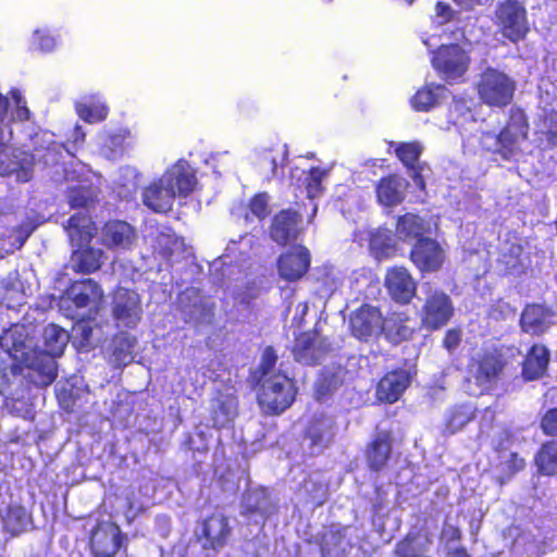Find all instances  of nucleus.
Returning a JSON list of instances; mask_svg holds the SVG:
<instances>
[{
  "label": "nucleus",
  "mask_w": 557,
  "mask_h": 557,
  "mask_svg": "<svg viewBox=\"0 0 557 557\" xmlns=\"http://www.w3.org/2000/svg\"><path fill=\"white\" fill-rule=\"evenodd\" d=\"M230 519L222 512H212L200 521V531L196 534L202 549L218 552L231 536Z\"/></svg>",
  "instance_id": "4468645a"
},
{
  "label": "nucleus",
  "mask_w": 557,
  "mask_h": 557,
  "mask_svg": "<svg viewBox=\"0 0 557 557\" xmlns=\"http://www.w3.org/2000/svg\"><path fill=\"white\" fill-rule=\"evenodd\" d=\"M393 451V434L391 431H381L376 433L364 448V459L367 467L371 472L383 471L391 458Z\"/></svg>",
  "instance_id": "aec40b11"
},
{
  "label": "nucleus",
  "mask_w": 557,
  "mask_h": 557,
  "mask_svg": "<svg viewBox=\"0 0 557 557\" xmlns=\"http://www.w3.org/2000/svg\"><path fill=\"white\" fill-rule=\"evenodd\" d=\"M331 343L321 334V327L315 324L311 330L295 335L292 355L298 363L304 366H318L331 351Z\"/></svg>",
  "instance_id": "9d476101"
},
{
  "label": "nucleus",
  "mask_w": 557,
  "mask_h": 557,
  "mask_svg": "<svg viewBox=\"0 0 557 557\" xmlns=\"http://www.w3.org/2000/svg\"><path fill=\"white\" fill-rule=\"evenodd\" d=\"M326 175V171L319 168L313 166L309 170L308 175L306 176V191L308 198H315L320 196L323 191L322 181Z\"/></svg>",
  "instance_id": "c03bdc74"
},
{
  "label": "nucleus",
  "mask_w": 557,
  "mask_h": 557,
  "mask_svg": "<svg viewBox=\"0 0 557 557\" xmlns=\"http://www.w3.org/2000/svg\"><path fill=\"white\" fill-rule=\"evenodd\" d=\"M497 32L510 42L524 40L530 32L528 11L519 0H500L492 17Z\"/></svg>",
  "instance_id": "423d86ee"
},
{
  "label": "nucleus",
  "mask_w": 557,
  "mask_h": 557,
  "mask_svg": "<svg viewBox=\"0 0 557 557\" xmlns=\"http://www.w3.org/2000/svg\"><path fill=\"white\" fill-rule=\"evenodd\" d=\"M33 39L36 47L44 52L51 51L55 46L54 38L44 30H36Z\"/></svg>",
  "instance_id": "864d4df0"
},
{
  "label": "nucleus",
  "mask_w": 557,
  "mask_h": 557,
  "mask_svg": "<svg viewBox=\"0 0 557 557\" xmlns=\"http://www.w3.org/2000/svg\"><path fill=\"white\" fill-rule=\"evenodd\" d=\"M530 123L525 111L513 106L509 109L504 126L497 134L484 132L482 147L492 154L509 161L521 151V145L529 139Z\"/></svg>",
  "instance_id": "f03ea898"
},
{
  "label": "nucleus",
  "mask_w": 557,
  "mask_h": 557,
  "mask_svg": "<svg viewBox=\"0 0 557 557\" xmlns=\"http://www.w3.org/2000/svg\"><path fill=\"white\" fill-rule=\"evenodd\" d=\"M384 286L392 300L399 305L410 304L417 293V283L404 265H395L386 270Z\"/></svg>",
  "instance_id": "dca6fc26"
},
{
  "label": "nucleus",
  "mask_w": 557,
  "mask_h": 557,
  "mask_svg": "<svg viewBox=\"0 0 557 557\" xmlns=\"http://www.w3.org/2000/svg\"><path fill=\"white\" fill-rule=\"evenodd\" d=\"M455 314L451 297L440 288L429 286L419 312L420 325L428 332H435L446 326Z\"/></svg>",
  "instance_id": "6e6552de"
},
{
  "label": "nucleus",
  "mask_w": 557,
  "mask_h": 557,
  "mask_svg": "<svg viewBox=\"0 0 557 557\" xmlns=\"http://www.w3.org/2000/svg\"><path fill=\"white\" fill-rule=\"evenodd\" d=\"M449 557H470L467 548L463 546L456 547L448 553Z\"/></svg>",
  "instance_id": "0e129e2a"
},
{
  "label": "nucleus",
  "mask_w": 557,
  "mask_h": 557,
  "mask_svg": "<svg viewBox=\"0 0 557 557\" xmlns=\"http://www.w3.org/2000/svg\"><path fill=\"white\" fill-rule=\"evenodd\" d=\"M462 332L459 327L448 329L442 339V346L448 351L454 352L461 343Z\"/></svg>",
  "instance_id": "3c124183"
},
{
  "label": "nucleus",
  "mask_w": 557,
  "mask_h": 557,
  "mask_svg": "<svg viewBox=\"0 0 557 557\" xmlns=\"http://www.w3.org/2000/svg\"><path fill=\"white\" fill-rule=\"evenodd\" d=\"M471 59L459 44H443L432 51L431 64L445 81H456L469 70Z\"/></svg>",
  "instance_id": "1a4fd4ad"
},
{
  "label": "nucleus",
  "mask_w": 557,
  "mask_h": 557,
  "mask_svg": "<svg viewBox=\"0 0 557 557\" xmlns=\"http://www.w3.org/2000/svg\"><path fill=\"white\" fill-rule=\"evenodd\" d=\"M77 114L85 122L95 123L103 121L107 117L108 111L104 107L83 104L77 109Z\"/></svg>",
  "instance_id": "8fccbe9b"
},
{
  "label": "nucleus",
  "mask_w": 557,
  "mask_h": 557,
  "mask_svg": "<svg viewBox=\"0 0 557 557\" xmlns=\"http://www.w3.org/2000/svg\"><path fill=\"white\" fill-rule=\"evenodd\" d=\"M369 250L371 255L380 261L394 256L396 246L387 232L376 230L370 234Z\"/></svg>",
  "instance_id": "c9c22d12"
},
{
  "label": "nucleus",
  "mask_w": 557,
  "mask_h": 557,
  "mask_svg": "<svg viewBox=\"0 0 557 557\" xmlns=\"http://www.w3.org/2000/svg\"><path fill=\"white\" fill-rule=\"evenodd\" d=\"M269 197L265 193H259L249 199L246 212L244 213V219L246 222H251L253 220L263 221L269 216Z\"/></svg>",
  "instance_id": "ea45409f"
},
{
  "label": "nucleus",
  "mask_w": 557,
  "mask_h": 557,
  "mask_svg": "<svg viewBox=\"0 0 557 557\" xmlns=\"http://www.w3.org/2000/svg\"><path fill=\"white\" fill-rule=\"evenodd\" d=\"M306 437L310 440L312 446L322 444L324 440V428L321 425V421L317 420L311 422L307 428Z\"/></svg>",
  "instance_id": "5fc2aeb1"
},
{
  "label": "nucleus",
  "mask_w": 557,
  "mask_h": 557,
  "mask_svg": "<svg viewBox=\"0 0 557 557\" xmlns=\"http://www.w3.org/2000/svg\"><path fill=\"white\" fill-rule=\"evenodd\" d=\"M381 333L392 345L412 339L416 331L410 325V317L404 311L389 312L383 318Z\"/></svg>",
  "instance_id": "5701e85b"
},
{
  "label": "nucleus",
  "mask_w": 557,
  "mask_h": 557,
  "mask_svg": "<svg viewBox=\"0 0 557 557\" xmlns=\"http://www.w3.org/2000/svg\"><path fill=\"white\" fill-rule=\"evenodd\" d=\"M533 463L539 475H557V440L543 442L534 454Z\"/></svg>",
  "instance_id": "2f4dec72"
},
{
  "label": "nucleus",
  "mask_w": 557,
  "mask_h": 557,
  "mask_svg": "<svg viewBox=\"0 0 557 557\" xmlns=\"http://www.w3.org/2000/svg\"><path fill=\"white\" fill-rule=\"evenodd\" d=\"M103 298L104 292L94 278L75 280L69 284L62 297L65 315L75 320L79 318V310L87 309L90 313L88 320H92L99 312Z\"/></svg>",
  "instance_id": "20e7f679"
},
{
  "label": "nucleus",
  "mask_w": 557,
  "mask_h": 557,
  "mask_svg": "<svg viewBox=\"0 0 557 557\" xmlns=\"http://www.w3.org/2000/svg\"><path fill=\"white\" fill-rule=\"evenodd\" d=\"M436 16L441 18V23L445 24L453 20L454 11L451 7L443 1H437L435 4Z\"/></svg>",
  "instance_id": "4d7b16f0"
},
{
  "label": "nucleus",
  "mask_w": 557,
  "mask_h": 557,
  "mask_svg": "<svg viewBox=\"0 0 557 557\" xmlns=\"http://www.w3.org/2000/svg\"><path fill=\"white\" fill-rule=\"evenodd\" d=\"M301 214L294 209H282L274 214L270 224V237L280 246L297 240L301 228Z\"/></svg>",
  "instance_id": "a211bd4d"
},
{
  "label": "nucleus",
  "mask_w": 557,
  "mask_h": 557,
  "mask_svg": "<svg viewBox=\"0 0 557 557\" xmlns=\"http://www.w3.org/2000/svg\"><path fill=\"white\" fill-rule=\"evenodd\" d=\"M85 140V133L82 128V126L76 125L74 128V141H84Z\"/></svg>",
  "instance_id": "338daca9"
},
{
  "label": "nucleus",
  "mask_w": 557,
  "mask_h": 557,
  "mask_svg": "<svg viewBox=\"0 0 557 557\" xmlns=\"http://www.w3.org/2000/svg\"><path fill=\"white\" fill-rule=\"evenodd\" d=\"M55 356L36 351L30 362L26 366L25 376L36 386H48L58 376Z\"/></svg>",
  "instance_id": "412c9836"
},
{
  "label": "nucleus",
  "mask_w": 557,
  "mask_h": 557,
  "mask_svg": "<svg viewBox=\"0 0 557 557\" xmlns=\"http://www.w3.org/2000/svg\"><path fill=\"white\" fill-rule=\"evenodd\" d=\"M178 245V236L171 227H166L164 231H160L154 239V248L158 253L169 259L173 256L174 249Z\"/></svg>",
  "instance_id": "79ce46f5"
},
{
  "label": "nucleus",
  "mask_w": 557,
  "mask_h": 557,
  "mask_svg": "<svg viewBox=\"0 0 557 557\" xmlns=\"http://www.w3.org/2000/svg\"><path fill=\"white\" fill-rule=\"evenodd\" d=\"M311 263L310 251L302 245L295 246L283 252L277 259V271L286 282H297L309 271Z\"/></svg>",
  "instance_id": "6ab92c4d"
},
{
  "label": "nucleus",
  "mask_w": 557,
  "mask_h": 557,
  "mask_svg": "<svg viewBox=\"0 0 557 557\" xmlns=\"http://www.w3.org/2000/svg\"><path fill=\"white\" fill-rule=\"evenodd\" d=\"M406 186L405 180L396 173L381 177L375 184L377 202L388 208L400 205L405 199Z\"/></svg>",
  "instance_id": "393cba45"
},
{
  "label": "nucleus",
  "mask_w": 557,
  "mask_h": 557,
  "mask_svg": "<svg viewBox=\"0 0 557 557\" xmlns=\"http://www.w3.org/2000/svg\"><path fill=\"white\" fill-rule=\"evenodd\" d=\"M2 528L12 536L25 532L32 523V513L21 504H9L1 515Z\"/></svg>",
  "instance_id": "c756f323"
},
{
  "label": "nucleus",
  "mask_w": 557,
  "mask_h": 557,
  "mask_svg": "<svg viewBox=\"0 0 557 557\" xmlns=\"http://www.w3.org/2000/svg\"><path fill=\"white\" fill-rule=\"evenodd\" d=\"M70 243L76 247L89 246L95 237L96 226L87 214H72L65 225Z\"/></svg>",
  "instance_id": "cd10ccee"
},
{
  "label": "nucleus",
  "mask_w": 557,
  "mask_h": 557,
  "mask_svg": "<svg viewBox=\"0 0 557 557\" xmlns=\"http://www.w3.org/2000/svg\"><path fill=\"white\" fill-rule=\"evenodd\" d=\"M475 412L476 409L468 404L451 407L445 421V432L449 435L460 432L475 418Z\"/></svg>",
  "instance_id": "72a5a7b5"
},
{
  "label": "nucleus",
  "mask_w": 557,
  "mask_h": 557,
  "mask_svg": "<svg viewBox=\"0 0 557 557\" xmlns=\"http://www.w3.org/2000/svg\"><path fill=\"white\" fill-rule=\"evenodd\" d=\"M238 398L234 394L218 392L211 399L210 418L212 426L221 430L231 426L238 416Z\"/></svg>",
  "instance_id": "4be33fe9"
},
{
  "label": "nucleus",
  "mask_w": 557,
  "mask_h": 557,
  "mask_svg": "<svg viewBox=\"0 0 557 557\" xmlns=\"http://www.w3.org/2000/svg\"><path fill=\"white\" fill-rule=\"evenodd\" d=\"M0 347L12 358L18 359L24 355L25 338L17 325L3 330L0 334Z\"/></svg>",
  "instance_id": "e433bc0d"
},
{
  "label": "nucleus",
  "mask_w": 557,
  "mask_h": 557,
  "mask_svg": "<svg viewBox=\"0 0 557 557\" xmlns=\"http://www.w3.org/2000/svg\"><path fill=\"white\" fill-rule=\"evenodd\" d=\"M550 354L546 346L534 344L530 347L522 361L521 374L525 381L542 377L548 367Z\"/></svg>",
  "instance_id": "bb28decb"
},
{
  "label": "nucleus",
  "mask_w": 557,
  "mask_h": 557,
  "mask_svg": "<svg viewBox=\"0 0 557 557\" xmlns=\"http://www.w3.org/2000/svg\"><path fill=\"white\" fill-rule=\"evenodd\" d=\"M554 312L550 308L540 304H528L520 315L522 332L531 335H542L552 324Z\"/></svg>",
  "instance_id": "b1692460"
},
{
  "label": "nucleus",
  "mask_w": 557,
  "mask_h": 557,
  "mask_svg": "<svg viewBox=\"0 0 557 557\" xmlns=\"http://www.w3.org/2000/svg\"><path fill=\"white\" fill-rule=\"evenodd\" d=\"M408 170L411 171L410 176H411L413 183L416 184V186L419 189L424 190L425 189V181L422 175V166L420 164H417V165H414L413 169H408Z\"/></svg>",
  "instance_id": "680f3d73"
},
{
  "label": "nucleus",
  "mask_w": 557,
  "mask_h": 557,
  "mask_svg": "<svg viewBox=\"0 0 557 557\" xmlns=\"http://www.w3.org/2000/svg\"><path fill=\"white\" fill-rule=\"evenodd\" d=\"M36 227L37 225L32 221H25L14 227V233L16 234V239L20 242V246H22L28 239Z\"/></svg>",
  "instance_id": "6e6d98bb"
},
{
  "label": "nucleus",
  "mask_w": 557,
  "mask_h": 557,
  "mask_svg": "<svg viewBox=\"0 0 557 557\" xmlns=\"http://www.w3.org/2000/svg\"><path fill=\"white\" fill-rule=\"evenodd\" d=\"M442 536L447 543H456L462 539V532L457 525H445L442 532Z\"/></svg>",
  "instance_id": "bf43d9fd"
},
{
  "label": "nucleus",
  "mask_w": 557,
  "mask_h": 557,
  "mask_svg": "<svg viewBox=\"0 0 557 557\" xmlns=\"http://www.w3.org/2000/svg\"><path fill=\"white\" fill-rule=\"evenodd\" d=\"M196 183V175L188 164L176 163L144 187L143 203L153 212L166 213L172 210L176 196L187 197Z\"/></svg>",
  "instance_id": "f257e3e1"
},
{
  "label": "nucleus",
  "mask_w": 557,
  "mask_h": 557,
  "mask_svg": "<svg viewBox=\"0 0 557 557\" xmlns=\"http://www.w3.org/2000/svg\"><path fill=\"white\" fill-rule=\"evenodd\" d=\"M383 318L377 307L362 304L349 317V329L352 336L359 341H369L375 334L381 333Z\"/></svg>",
  "instance_id": "f3484780"
},
{
  "label": "nucleus",
  "mask_w": 557,
  "mask_h": 557,
  "mask_svg": "<svg viewBox=\"0 0 557 557\" xmlns=\"http://www.w3.org/2000/svg\"><path fill=\"white\" fill-rule=\"evenodd\" d=\"M140 295L131 288L117 286L112 293L111 317L117 327L135 329L143 319Z\"/></svg>",
  "instance_id": "9b49d317"
},
{
  "label": "nucleus",
  "mask_w": 557,
  "mask_h": 557,
  "mask_svg": "<svg viewBox=\"0 0 557 557\" xmlns=\"http://www.w3.org/2000/svg\"><path fill=\"white\" fill-rule=\"evenodd\" d=\"M431 232L429 222L419 214L407 212L397 218L395 233L404 243L428 237Z\"/></svg>",
  "instance_id": "a878e982"
},
{
  "label": "nucleus",
  "mask_w": 557,
  "mask_h": 557,
  "mask_svg": "<svg viewBox=\"0 0 557 557\" xmlns=\"http://www.w3.org/2000/svg\"><path fill=\"white\" fill-rule=\"evenodd\" d=\"M69 342V334L57 324H49L44 330V354L60 357Z\"/></svg>",
  "instance_id": "f704fd0d"
},
{
  "label": "nucleus",
  "mask_w": 557,
  "mask_h": 557,
  "mask_svg": "<svg viewBox=\"0 0 557 557\" xmlns=\"http://www.w3.org/2000/svg\"><path fill=\"white\" fill-rule=\"evenodd\" d=\"M525 466L527 462L522 456H520L517 451L510 453L508 458L502 463V478L499 479V483H506L516 474L523 471Z\"/></svg>",
  "instance_id": "37998d69"
},
{
  "label": "nucleus",
  "mask_w": 557,
  "mask_h": 557,
  "mask_svg": "<svg viewBox=\"0 0 557 557\" xmlns=\"http://www.w3.org/2000/svg\"><path fill=\"white\" fill-rule=\"evenodd\" d=\"M513 441V433L510 430H504L500 433L497 445L495 446V451L500 453L506 450L508 445Z\"/></svg>",
  "instance_id": "052dcab7"
},
{
  "label": "nucleus",
  "mask_w": 557,
  "mask_h": 557,
  "mask_svg": "<svg viewBox=\"0 0 557 557\" xmlns=\"http://www.w3.org/2000/svg\"><path fill=\"white\" fill-rule=\"evenodd\" d=\"M543 136L549 147L557 146V111L547 110L542 116Z\"/></svg>",
  "instance_id": "a18cd8bd"
},
{
  "label": "nucleus",
  "mask_w": 557,
  "mask_h": 557,
  "mask_svg": "<svg viewBox=\"0 0 557 557\" xmlns=\"http://www.w3.org/2000/svg\"><path fill=\"white\" fill-rule=\"evenodd\" d=\"M134 236V228L124 221H109L102 227L103 243L109 248L129 246Z\"/></svg>",
  "instance_id": "7c9ffc66"
},
{
  "label": "nucleus",
  "mask_w": 557,
  "mask_h": 557,
  "mask_svg": "<svg viewBox=\"0 0 557 557\" xmlns=\"http://www.w3.org/2000/svg\"><path fill=\"white\" fill-rule=\"evenodd\" d=\"M298 394L296 381L276 371L261 381L257 400L268 414L278 416L292 407Z\"/></svg>",
  "instance_id": "7ed1b4c3"
},
{
  "label": "nucleus",
  "mask_w": 557,
  "mask_h": 557,
  "mask_svg": "<svg viewBox=\"0 0 557 557\" xmlns=\"http://www.w3.org/2000/svg\"><path fill=\"white\" fill-rule=\"evenodd\" d=\"M422 146L418 141H403L395 145V154L407 169L419 164Z\"/></svg>",
  "instance_id": "a19ab883"
},
{
  "label": "nucleus",
  "mask_w": 557,
  "mask_h": 557,
  "mask_svg": "<svg viewBox=\"0 0 557 557\" xmlns=\"http://www.w3.org/2000/svg\"><path fill=\"white\" fill-rule=\"evenodd\" d=\"M523 246L519 243H512L499 255L498 262L504 267L507 273H522L524 263L522 260Z\"/></svg>",
  "instance_id": "58836bf2"
},
{
  "label": "nucleus",
  "mask_w": 557,
  "mask_h": 557,
  "mask_svg": "<svg viewBox=\"0 0 557 557\" xmlns=\"http://www.w3.org/2000/svg\"><path fill=\"white\" fill-rule=\"evenodd\" d=\"M244 515L248 517L260 516L261 518L267 519L270 515V510L257 502L256 504H247L244 508Z\"/></svg>",
  "instance_id": "13d9d810"
},
{
  "label": "nucleus",
  "mask_w": 557,
  "mask_h": 557,
  "mask_svg": "<svg viewBox=\"0 0 557 557\" xmlns=\"http://www.w3.org/2000/svg\"><path fill=\"white\" fill-rule=\"evenodd\" d=\"M92 198L84 187H73L69 191L67 202L72 209L87 208Z\"/></svg>",
  "instance_id": "09e8293b"
},
{
  "label": "nucleus",
  "mask_w": 557,
  "mask_h": 557,
  "mask_svg": "<svg viewBox=\"0 0 557 557\" xmlns=\"http://www.w3.org/2000/svg\"><path fill=\"white\" fill-rule=\"evenodd\" d=\"M10 95L16 104L15 119L20 122L28 121L30 117V111L28 110V108L26 106V101L22 97L20 90L12 89L10 91Z\"/></svg>",
  "instance_id": "603ef678"
},
{
  "label": "nucleus",
  "mask_w": 557,
  "mask_h": 557,
  "mask_svg": "<svg viewBox=\"0 0 557 557\" xmlns=\"http://www.w3.org/2000/svg\"><path fill=\"white\" fill-rule=\"evenodd\" d=\"M126 542L115 522L99 521L90 532L88 545L92 557H114Z\"/></svg>",
  "instance_id": "ddd939ff"
},
{
  "label": "nucleus",
  "mask_w": 557,
  "mask_h": 557,
  "mask_svg": "<svg viewBox=\"0 0 557 557\" xmlns=\"http://www.w3.org/2000/svg\"><path fill=\"white\" fill-rule=\"evenodd\" d=\"M446 90L441 84H426L418 89L412 96L410 103L417 112H429L440 102V92Z\"/></svg>",
  "instance_id": "473e14b6"
},
{
  "label": "nucleus",
  "mask_w": 557,
  "mask_h": 557,
  "mask_svg": "<svg viewBox=\"0 0 557 557\" xmlns=\"http://www.w3.org/2000/svg\"><path fill=\"white\" fill-rule=\"evenodd\" d=\"M91 333H92V330L90 326H84L82 329V336L84 337L85 341H88L90 338Z\"/></svg>",
  "instance_id": "774afa93"
},
{
  "label": "nucleus",
  "mask_w": 557,
  "mask_h": 557,
  "mask_svg": "<svg viewBox=\"0 0 557 557\" xmlns=\"http://www.w3.org/2000/svg\"><path fill=\"white\" fill-rule=\"evenodd\" d=\"M299 491L302 493L304 500L314 507L322 506L326 500L327 486L322 481L307 478L300 483Z\"/></svg>",
  "instance_id": "4c0bfd02"
},
{
  "label": "nucleus",
  "mask_w": 557,
  "mask_h": 557,
  "mask_svg": "<svg viewBox=\"0 0 557 557\" xmlns=\"http://www.w3.org/2000/svg\"><path fill=\"white\" fill-rule=\"evenodd\" d=\"M457 5L465 7L466 9H472L475 4H479L481 0H453Z\"/></svg>",
  "instance_id": "69168bd1"
},
{
  "label": "nucleus",
  "mask_w": 557,
  "mask_h": 557,
  "mask_svg": "<svg viewBox=\"0 0 557 557\" xmlns=\"http://www.w3.org/2000/svg\"><path fill=\"white\" fill-rule=\"evenodd\" d=\"M408 258L421 274L436 273L444 267L447 253L436 238L428 236L412 243Z\"/></svg>",
  "instance_id": "f8f14e48"
},
{
  "label": "nucleus",
  "mask_w": 557,
  "mask_h": 557,
  "mask_svg": "<svg viewBox=\"0 0 557 557\" xmlns=\"http://www.w3.org/2000/svg\"><path fill=\"white\" fill-rule=\"evenodd\" d=\"M277 355L275 349L272 346H267L261 355L260 362L258 364L257 371L260 374V380H264L270 374L275 373V366L277 363Z\"/></svg>",
  "instance_id": "49530a36"
},
{
  "label": "nucleus",
  "mask_w": 557,
  "mask_h": 557,
  "mask_svg": "<svg viewBox=\"0 0 557 557\" xmlns=\"http://www.w3.org/2000/svg\"><path fill=\"white\" fill-rule=\"evenodd\" d=\"M9 111V99L0 92V132L3 135V124Z\"/></svg>",
  "instance_id": "e2e57ef3"
},
{
  "label": "nucleus",
  "mask_w": 557,
  "mask_h": 557,
  "mask_svg": "<svg viewBox=\"0 0 557 557\" xmlns=\"http://www.w3.org/2000/svg\"><path fill=\"white\" fill-rule=\"evenodd\" d=\"M540 429L545 436L557 437V407L549 408L542 414Z\"/></svg>",
  "instance_id": "de8ad7c7"
},
{
  "label": "nucleus",
  "mask_w": 557,
  "mask_h": 557,
  "mask_svg": "<svg viewBox=\"0 0 557 557\" xmlns=\"http://www.w3.org/2000/svg\"><path fill=\"white\" fill-rule=\"evenodd\" d=\"M517 89L516 81L507 73L487 66L479 75L476 92L480 101L490 108H505L509 106Z\"/></svg>",
  "instance_id": "39448f33"
},
{
  "label": "nucleus",
  "mask_w": 557,
  "mask_h": 557,
  "mask_svg": "<svg viewBox=\"0 0 557 557\" xmlns=\"http://www.w3.org/2000/svg\"><path fill=\"white\" fill-rule=\"evenodd\" d=\"M414 372L405 368L387 371L377 382L375 398L383 404H394L410 386Z\"/></svg>",
  "instance_id": "2eb2a0df"
},
{
  "label": "nucleus",
  "mask_w": 557,
  "mask_h": 557,
  "mask_svg": "<svg viewBox=\"0 0 557 557\" xmlns=\"http://www.w3.org/2000/svg\"><path fill=\"white\" fill-rule=\"evenodd\" d=\"M506 367L507 358L496 348L484 349L473 357L468 364L471 377L482 392H490L495 388L502 380Z\"/></svg>",
  "instance_id": "0eeeda50"
},
{
  "label": "nucleus",
  "mask_w": 557,
  "mask_h": 557,
  "mask_svg": "<svg viewBox=\"0 0 557 557\" xmlns=\"http://www.w3.org/2000/svg\"><path fill=\"white\" fill-rule=\"evenodd\" d=\"M103 251L90 246L77 247L71 256V268L76 274H91L102 265Z\"/></svg>",
  "instance_id": "c85d7f7f"
}]
</instances>
